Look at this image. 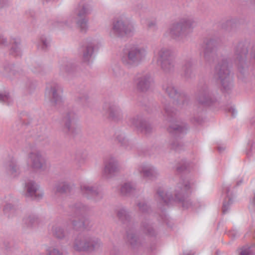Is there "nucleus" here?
Returning <instances> with one entry per match:
<instances>
[{
  "label": "nucleus",
  "instance_id": "61",
  "mask_svg": "<svg viewBox=\"0 0 255 255\" xmlns=\"http://www.w3.org/2000/svg\"><path fill=\"white\" fill-rule=\"evenodd\" d=\"M225 110L227 112L231 113L232 116L233 117H235V116L237 115V111H236V110H235V108H234L232 107H227V108H226L225 109Z\"/></svg>",
  "mask_w": 255,
  "mask_h": 255
},
{
  "label": "nucleus",
  "instance_id": "26",
  "mask_svg": "<svg viewBox=\"0 0 255 255\" xmlns=\"http://www.w3.org/2000/svg\"><path fill=\"white\" fill-rule=\"evenodd\" d=\"M81 190L82 194L87 198L94 199L98 201L102 199L103 195L98 189L88 183H84L81 185Z\"/></svg>",
  "mask_w": 255,
  "mask_h": 255
},
{
  "label": "nucleus",
  "instance_id": "63",
  "mask_svg": "<svg viewBox=\"0 0 255 255\" xmlns=\"http://www.w3.org/2000/svg\"><path fill=\"white\" fill-rule=\"evenodd\" d=\"M36 84L35 82L29 81L27 84V86L29 90V91L31 92L32 90H33L35 88Z\"/></svg>",
  "mask_w": 255,
  "mask_h": 255
},
{
  "label": "nucleus",
  "instance_id": "45",
  "mask_svg": "<svg viewBox=\"0 0 255 255\" xmlns=\"http://www.w3.org/2000/svg\"><path fill=\"white\" fill-rule=\"evenodd\" d=\"M255 247L248 246L243 247L240 249V255H254L255 254Z\"/></svg>",
  "mask_w": 255,
  "mask_h": 255
},
{
  "label": "nucleus",
  "instance_id": "6",
  "mask_svg": "<svg viewBox=\"0 0 255 255\" xmlns=\"http://www.w3.org/2000/svg\"><path fill=\"white\" fill-rule=\"evenodd\" d=\"M102 246L103 243L99 238L81 234L76 237L73 243L75 251L89 253L99 251Z\"/></svg>",
  "mask_w": 255,
  "mask_h": 255
},
{
  "label": "nucleus",
  "instance_id": "64",
  "mask_svg": "<svg viewBox=\"0 0 255 255\" xmlns=\"http://www.w3.org/2000/svg\"><path fill=\"white\" fill-rule=\"evenodd\" d=\"M7 40L2 35H0V46H6L7 45Z\"/></svg>",
  "mask_w": 255,
  "mask_h": 255
},
{
  "label": "nucleus",
  "instance_id": "55",
  "mask_svg": "<svg viewBox=\"0 0 255 255\" xmlns=\"http://www.w3.org/2000/svg\"><path fill=\"white\" fill-rule=\"evenodd\" d=\"M85 161V157L82 155L80 153H77L75 156V161L78 167L83 165Z\"/></svg>",
  "mask_w": 255,
  "mask_h": 255
},
{
  "label": "nucleus",
  "instance_id": "14",
  "mask_svg": "<svg viewBox=\"0 0 255 255\" xmlns=\"http://www.w3.org/2000/svg\"><path fill=\"white\" fill-rule=\"evenodd\" d=\"M192 28L190 20L181 21L171 26L170 28V34L176 40L184 42L187 35L191 32Z\"/></svg>",
  "mask_w": 255,
  "mask_h": 255
},
{
  "label": "nucleus",
  "instance_id": "24",
  "mask_svg": "<svg viewBox=\"0 0 255 255\" xmlns=\"http://www.w3.org/2000/svg\"><path fill=\"white\" fill-rule=\"evenodd\" d=\"M134 226L126 228L125 241L127 244L132 249H137L144 246L143 242L136 235L134 232Z\"/></svg>",
  "mask_w": 255,
  "mask_h": 255
},
{
  "label": "nucleus",
  "instance_id": "51",
  "mask_svg": "<svg viewBox=\"0 0 255 255\" xmlns=\"http://www.w3.org/2000/svg\"><path fill=\"white\" fill-rule=\"evenodd\" d=\"M113 75L118 78L123 77L125 75L124 70L121 68V67L118 65L115 66L113 69Z\"/></svg>",
  "mask_w": 255,
  "mask_h": 255
},
{
  "label": "nucleus",
  "instance_id": "23",
  "mask_svg": "<svg viewBox=\"0 0 255 255\" xmlns=\"http://www.w3.org/2000/svg\"><path fill=\"white\" fill-rule=\"evenodd\" d=\"M49 89L48 92L51 105L56 107L61 106L63 103V99L60 85L57 83H53L50 85Z\"/></svg>",
  "mask_w": 255,
  "mask_h": 255
},
{
  "label": "nucleus",
  "instance_id": "53",
  "mask_svg": "<svg viewBox=\"0 0 255 255\" xmlns=\"http://www.w3.org/2000/svg\"><path fill=\"white\" fill-rule=\"evenodd\" d=\"M20 117L21 122L25 125H30L33 124V117L26 113L21 114Z\"/></svg>",
  "mask_w": 255,
  "mask_h": 255
},
{
  "label": "nucleus",
  "instance_id": "16",
  "mask_svg": "<svg viewBox=\"0 0 255 255\" xmlns=\"http://www.w3.org/2000/svg\"><path fill=\"white\" fill-rule=\"evenodd\" d=\"M202 47L203 49V58L207 65L211 66L218 59L216 41L214 39L204 40Z\"/></svg>",
  "mask_w": 255,
  "mask_h": 255
},
{
  "label": "nucleus",
  "instance_id": "46",
  "mask_svg": "<svg viewBox=\"0 0 255 255\" xmlns=\"http://www.w3.org/2000/svg\"><path fill=\"white\" fill-rule=\"evenodd\" d=\"M141 127L138 130L142 133L147 135L152 131L153 129L151 125L146 120Z\"/></svg>",
  "mask_w": 255,
  "mask_h": 255
},
{
  "label": "nucleus",
  "instance_id": "43",
  "mask_svg": "<svg viewBox=\"0 0 255 255\" xmlns=\"http://www.w3.org/2000/svg\"><path fill=\"white\" fill-rule=\"evenodd\" d=\"M137 206L139 211L143 214H149L151 212V207L144 201L139 202Z\"/></svg>",
  "mask_w": 255,
  "mask_h": 255
},
{
  "label": "nucleus",
  "instance_id": "28",
  "mask_svg": "<svg viewBox=\"0 0 255 255\" xmlns=\"http://www.w3.org/2000/svg\"><path fill=\"white\" fill-rule=\"evenodd\" d=\"M87 205L81 202L72 203L69 205V215L74 217L82 216V214L89 210Z\"/></svg>",
  "mask_w": 255,
  "mask_h": 255
},
{
  "label": "nucleus",
  "instance_id": "21",
  "mask_svg": "<svg viewBox=\"0 0 255 255\" xmlns=\"http://www.w3.org/2000/svg\"><path fill=\"white\" fill-rule=\"evenodd\" d=\"M103 109L105 113L108 114L110 118L114 121H121L124 118L122 111L114 102H109L105 103Z\"/></svg>",
  "mask_w": 255,
  "mask_h": 255
},
{
  "label": "nucleus",
  "instance_id": "57",
  "mask_svg": "<svg viewBox=\"0 0 255 255\" xmlns=\"http://www.w3.org/2000/svg\"><path fill=\"white\" fill-rule=\"evenodd\" d=\"M16 207L11 203H6L3 208V212L5 214L9 212L13 213L16 210Z\"/></svg>",
  "mask_w": 255,
  "mask_h": 255
},
{
  "label": "nucleus",
  "instance_id": "17",
  "mask_svg": "<svg viewBox=\"0 0 255 255\" xmlns=\"http://www.w3.org/2000/svg\"><path fill=\"white\" fill-rule=\"evenodd\" d=\"M133 81L138 91L145 92L151 87L153 80L150 73L142 71L135 75Z\"/></svg>",
  "mask_w": 255,
  "mask_h": 255
},
{
  "label": "nucleus",
  "instance_id": "32",
  "mask_svg": "<svg viewBox=\"0 0 255 255\" xmlns=\"http://www.w3.org/2000/svg\"><path fill=\"white\" fill-rule=\"evenodd\" d=\"M203 109L201 107L195 105L190 114V121L195 124H200L203 121Z\"/></svg>",
  "mask_w": 255,
  "mask_h": 255
},
{
  "label": "nucleus",
  "instance_id": "1",
  "mask_svg": "<svg viewBox=\"0 0 255 255\" xmlns=\"http://www.w3.org/2000/svg\"><path fill=\"white\" fill-rule=\"evenodd\" d=\"M163 116L170 123L167 130L172 135L169 147L170 149L180 151L184 148V144L180 140L186 133L187 127L184 123L178 121V112L170 104H166L164 107Z\"/></svg>",
  "mask_w": 255,
  "mask_h": 255
},
{
  "label": "nucleus",
  "instance_id": "2",
  "mask_svg": "<svg viewBox=\"0 0 255 255\" xmlns=\"http://www.w3.org/2000/svg\"><path fill=\"white\" fill-rule=\"evenodd\" d=\"M191 193L190 186L188 180L181 179L175 189L174 197L170 193L165 192L160 189L157 191L158 200L161 204L169 205L173 201L181 203L184 209H195V204L188 199Z\"/></svg>",
  "mask_w": 255,
  "mask_h": 255
},
{
  "label": "nucleus",
  "instance_id": "11",
  "mask_svg": "<svg viewBox=\"0 0 255 255\" xmlns=\"http://www.w3.org/2000/svg\"><path fill=\"white\" fill-rule=\"evenodd\" d=\"M78 118V115L75 110L69 109L65 112L62 118L63 130L67 134L73 137L80 132V129L76 124Z\"/></svg>",
  "mask_w": 255,
  "mask_h": 255
},
{
  "label": "nucleus",
  "instance_id": "4",
  "mask_svg": "<svg viewBox=\"0 0 255 255\" xmlns=\"http://www.w3.org/2000/svg\"><path fill=\"white\" fill-rule=\"evenodd\" d=\"M214 77L219 81L223 92L228 93L232 90L234 87L233 78L231 74L227 58L222 59L216 65Z\"/></svg>",
  "mask_w": 255,
  "mask_h": 255
},
{
  "label": "nucleus",
  "instance_id": "58",
  "mask_svg": "<svg viewBox=\"0 0 255 255\" xmlns=\"http://www.w3.org/2000/svg\"><path fill=\"white\" fill-rule=\"evenodd\" d=\"M160 219L169 227H172V225L170 223L169 218L165 212L162 211L161 214L160 215Z\"/></svg>",
  "mask_w": 255,
  "mask_h": 255
},
{
  "label": "nucleus",
  "instance_id": "54",
  "mask_svg": "<svg viewBox=\"0 0 255 255\" xmlns=\"http://www.w3.org/2000/svg\"><path fill=\"white\" fill-rule=\"evenodd\" d=\"M79 101L85 107L90 106V100L89 97L87 93H84L80 95L78 97Z\"/></svg>",
  "mask_w": 255,
  "mask_h": 255
},
{
  "label": "nucleus",
  "instance_id": "50",
  "mask_svg": "<svg viewBox=\"0 0 255 255\" xmlns=\"http://www.w3.org/2000/svg\"><path fill=\"white\" fill-rule=\"evenodd\" d=\"M224 27L229 31L234 30L237 27L236 21L234 19L228 20L224 24Z\"/></svg>",
  "mask_w": 255,
  "mask_h": 255
},
{
  "label": "nucleus",
  "instance_id": "29",
  "mask_svg": "<svg viewBox=\"0 0 255 255\" xmlns=\"http://www.w3.org/2000/svg\"><path fill=\"white\" fill-rule=\"evenodd\" d=\"M231 185L229 184H224L223 187V192L226 194L222 206V213L223 214H226L230 209V205L233 203V195L230 192Z\"/></svg>",
  "mask_w": 255,
  "mask_h": 255
},
{
  "label": "nucleus",
  "instance_id": "60",
  "mask_svg": "<svg viewBox=\"0 0 255 255\" xmlns=\"http://www.w3.org/2000/svg\"><path fill=\"white\" fill-rule=\"evenodd\" d=\"M227 234L228 236L231 238L232 239H235L239 236L238 232L235 230H231L229 231Z\"/></svg>",
  "mask_w": 255,
  "mask_h": 255
},
{
  "label": "nucleus",
  "instance_id": "36",
  "mask_svg": "<svg viewBox=\"0 0 255 255\" xmlns=\"http://www.w3.org/2000/svg\"><path fill=\"white\" fill-rule=\"evenodd\" d=\"M135 191V185L131 182H127L121 185L120 194L123 196H130Z\"/></svg>",
  "mask_w": 255,
  "mask_h": 255
},
{
  "label": "nucleus",
  "instance_id": "9",
  "mask_svg": "<svg viewBox=\"0 0 255 255\" xmlns=\"http://www.w3.org/2000/svg\"><path fill=\"white\" fill-rule=\"evenodd\" d=\"M162 89L170 98L174 99V104L178 108L182 109L189 105V96L183 91H178L172 83L164 84Z\"/></svg>",
  "mask_w": 255,
  "mask_h": 255
},
{
  "label": "nucleus",
  "instance_id": "20",
  "mask_svg": "<svg viewBox=\"0 0 255 255\" xmlns=\"http://www.w3.org/2000/svg\"><path fill=\"white\" fill-rule=\"evenodd\" d=\"M137 170L144 179L153 180L159 175L158 170L150 163H143L138 167Z\"/></svg>",
  "mask_w": 255,
  "mask_h": 255
},
{
  "label": "nucleus",
  "instance_id": "8",
  "mask_svg": "<svg viewBox=\"0 0 255 255\" xmlns=\"http://www.w3.org/2000/svg\"><path fill=\"white\" fill-rule=\"evenodd\" d=\"M92 11V6L88 1L82 0L79 2L75 9V13L77 15L76 23L77 27L82 32H85L88 29L89 21L87 15Z\"/></svg>",
  "mask_w": 255,
  "mask_h": 255
},
{
  "label": "nucleus",
  "instance_id": "44",
  "mask_svg": "<svg viewBox=\"0 0 255 255\" xmlns=\"http://www.w3.org/2000/svg\"><path fill=\"white\" fill-rule=\"evenodd\" d=\"M14 66L13 64H7L4 66L3 75L9 78H12V75H16L15 70L13 69Z\"/></svg>",
  "mask_w": 255,
  "mask_h": 255
},
{
  "label": "nucleus",
  "instance_id": "22",
  "mask_svg": "<svg viewBox=\"0 0 255 255\" xmlns=\"http://www.w3.org/2000/svg\"><path fill=\"white\" fill-rule=\"evenodd\" d=\"M120 171V167L118 160L111 157L107 159L104 163L103 176L106 178H111L116 176Z\"/></svg>",
  "mask_w": 255,
  "mask_h": 255
},
{
  "label": "nucleus",
  "instance_id": "5",
  "mask_svg": "<svg viewBox=\"0 0 255 255\" xmlns=\"http://www.w3.org/2000/svg\"><path fill=\"white\" fill-rule=\"evenodd\" d=\"M196 101L204 106L210 107L219 104V99L216 93L204 80L200 81L196 87L195 93Z\"/></svg>",
  "mask_w": 255,
  "mask_h": 255
},
{
  "label": "nucleus",
  "instance_id": "42",
  "mask_svg": "<svg viewBox=\"0 0 255 255\" xmlns=\"http://www.w3.org/2000/svg\"><path fill=\"white\" fill-rule=\"evenodd\" d=\"M50 46V39L45 36H42L38 45V48L43 51L46 50Z\"/></svg>",
  "mask_w": 255,
  "mask_h": 255
},
{
  "label": "nucleus",
  "instance_id": "47",
  "mask_svg": "<svg viewBox=\"0 0 255 255\" xmlns=\"http://www.w3.org/2000/svg\"><path fill=\"white\" fill-rule=\"evenodd\" d=\"M73 22V20L68 21V20H62L60 18H58L54 23V26L58 28H62L65 26L70 27Z\"/></svg>",
  "mask_w": 255,
  "mask_h": 255
},
{
  "label": "nucleus",
  "instance_id": "19",
  "mask_svg": "<svg viewBox=\"0 0 255 255\" xmlns=\"http://www.w3.org/2000/svg\"><path fill=\"white\" fill-rule=\"evenodd\" d=\"M59 74L69 80L78 71L77 64L72 60H63L59 65Z\"/></svg>",
  "mask_w": 255,
  "mask_h": 255
},
{
  "label": "nucleus",
  "instance_id": "34",
  "mask_svg": "<svg viewBox=\"0 0 255 255\" xmlns=\"http://www.w3.org/2000/svg\"><path fill=\"white\" fill-rule=\"evenodd\" d=\"M10 43L11 45L9 54L14 57L21 55L20 40L19 39L13 38L11 39Z\"/></svg>",
  "mask_w": 255,
  "mask_h": 255
},
{
  "label": "nucleus",
  "instance_id": "41",
  "mask_svg": "<svg viewBox=\"0 0 255 255\" xmlns=\"http://www.w3.org/2000/svg\"><path fill=\"white\" fill-rule=\"evenodd\" d=\"M52 233L55 238L60 240L65 238L67 235V232L58 226H55L52 227Z\"/></svg>",
  "mask_w": 255,
  "mask_h": 255
},
{
  "label": "nucleus",
  "instance_id": "25",
  "mask_svg": "<svg viewBox=\"0 0 255 255\" xmlns=\"http://www.w3.org/2000/svg\"><path fill=\"white\" fill-rule=\"evenodd\" d=\"M193 65V60L191 58H186L182 62L181 76L186 81H189L195 77Z\"/></svg>",
  "mask_w": 255,
  "mask_h": 255
},
{
  "label": "nucleus",
  "instance_id": "13",
  "mask_svg": "<svg viewBox=\"0 0 255 255\" xmlns=\"http://www.w3.org/2000/svg\"><path fill=\"white\" fill-rule=\"evenodd\" d=\"M134 28L133 25L127 19H118L113 22L110 35L113 37H123L125 35H131Z\"/></svg>",
  "mask_w": 255,
  "mask_h": 255
},
{
  "label": "nucleus",
  "instance_id": "27",
  "mask_svg": "<svg viewBox=\"0 0 255 255\" xmlns=\"http://www.w3.org/2000/svg\"><path fill=\"white\" fill-rule=\"evenodd\" d=\"M25 196L30 197L32 200H39L43 196V193L39 190L38 185L33 181H30L26 183Z\"/></svg>",
  "mask_w": 255,
  "mask_h": 255
},
{
  "label": "nucleus",
  "instance_id": "39",
  "mask_svg": "<svg viewBox=\"0 0 255 255\" xmlns=\"http://www.w3.org/2000/svg\"><path fill=\"white\" fill-rule=\"evenodd\" d=\"M56 191L61 194L70 192L72 189V185L67 181L59 182L55 186Z\"/></svg>",
  "mask_w": 255,
  "mask_h": 255
},
{
  "label": "nucleus",
  "instance_id": "38",
  "mask_svg": "<svg viewBox=\"0 0 255 255\" xmlns=\"http://www.w3.org/2000/svg\"><path fill=\"white\" fill-rule=\"evenodd\" d=\"M39 223L38 217L34 214L26 215L22 220V224L26 228H31L37 225Z\"/></svg>",
  "mask_w": 255,
  "mask_h": 255
},
{
  "label": "nucleus",
  "instance_id": "31",
  "mask_svg": "<svg viewBox=\"0 0 255 255\" xmlns=\"http://www.w3.org/2000/svg\"><path fill=\"white\" fill-rule=\"evenodd\" d=\"M140 229L145 234L150 237H156L158 234V231L148 219H144L141 222Z\"/></svg>",
  "mask_w": 255,
  "mask_h": 255
},
{
  "label": "nucleus",
  "instance_id": "37",
  "mask_svg": "<svg viewBox=\"0 0 255 255\" xmlns=\"http://www.w3.org/2000/svg\"><path fill=\"white\" fill-rule=\"evenodd\" d=\"M5 167L8 173L15 176L19 173V168L17 166L16 160L11 158L5 163Z\"/></svg>",
  "mask_w": 255,
  "mask_h": 255
},
{
  "label": "nucleus",
  "instance_id": "3",
  "mask_svg": "<svg viewBox=\"0 0 255 255\" xmlns=\"http://www.w3.org/2000/svg\"><path fill=\"white\" fill-rule=\"evenodd\" d=\"M147 55L146 47L138 44H132L123 51L121 61L128 68L137 67L143 63Z\"/></svg>",
  "mask_w": 255,
  "mask_h": 255
},
{
  "label": "nucleus",
  "instance_id": "7",
  "mask_svg": "<svg viewBox=\"0 0 255 255\" xmlns=\"http://www.w3.org/2000/svg\"><path fill=\"white\" fill-rule=\"evenodd\" d=\"M249 43L247 41H240L234 45V52L236 59L240 78H242L247 72L248 65L246 61L248 55Z\"/></svg>",
  "mask_w": 255,
  "mask_h": 255
},
{
  "label": "nucleus",
  "instance_id": "49",
  "mask_svg": "<svg viewBox=\"0 0 255 255\" xmlns=\"http://www.w3.org/2000/svg\"><path fill=\"white\" fill-rule=\"evenodd\" d=\"M0 102L8 106L12 103V100L8 93L4 92L0 93Z\"/></svg>",
  "mask_w": 255,
  "mask_h": 255
},
{
  "label": "nucleus",
  "instance_id": "59",
  "mask_svg": "<svg viewBox=\"0 0 255 255\" xmlns=\"http://www.w3.org/2000/svg\"><path fill=\"white\" fill-rule=\"evenodd\" d=\"M147 27L148 28L151 29L153 30L156 29L157 25L156 22L155 20H150L148 21Z\"/></svg>",
  "mask_w": 255,
  "mask_h": 255
},
{
  "label": "nucleus",
  "instance_id": "52",
  "mask_svg": "<svg viewBox=\"0 0 255 255\" xmlns=\"http://www.w3.org/2000/svg\"><path fill=\"white\" fill-rule=\"evenodd\" d=\"M46 255H63V252L55 247H48L46 250Z\"/></svg>",
  "mask_w": 255,
  "mask_h": 255
},
{
  "label": "nucleus",
  "instance_id": "62",
  "mask_svg": "<svg viewBox=\"0 0 255 255\" xmlns=\"http://www.w3.org/2000/svg\"><path fill=\"white\" fill-rule=\"evenodd\" d=\"M250 209L255 211V193L252 198L250 199Z\"/></svg>",
  "mask_w": 255,
  "mask_h": 255
},
{
  "label": "nucleus",
  "instance_id": "33",
  "mask_svg": "<svg viewBox=\"0 0 255 255\" xmlns=\"http://www.w3.org/2000/svg\"><path fill=\"white\" fill-rule=\"evenodd\" d=\"M145 119L143 118L142 114H138L132 117H129L127 119V122L130 126H133L138 130L141 128V125L144 124Z\"/></svg>",
  "mask_w": 255,
  "mask_h": 255
},
{
  "label": "nucleus",
  "instance_id": "48",
  "mask_svg": "<svg viewBox=\"0 0 255 255\" xmlns=\"http://www.w3.org/2000/svg\"><path fill=\"white\" fill-rule=\"evenodd\" d=\"M189 164L185 160H181L176 166V170L178 173H181L188 170Z\"/></svg>",
  "mask_w": 255,
  "mask_h": 255
},
{
  "label": "nucleus",
  "instance_id": "10",
  "mask_svg": "<svg viewBox=\"0 0 255 255\" xmlns=\"http://www.w3.org/2000/svg\"><path fill=\"white\" fill-rule=\"evenodd\" d=\"M162 89L170 98L174 99V104L178 108L182 109L189 105V96L183 91H178L172 83L164 84Z\"/></svg>",
  "mask_w": 255,
  "mask_h": 255
},
{
  "label": "nucleus",
  "instance_id": "12",
  "mask_svg": "<svg viewBox=\"0 0 255 255\" xmlns=\"http://www.w3.org/2000/svg\"><path fill=\"white\" fill-rule=\"evenodd\" d=\"M28 154L27 163L34 171L43 170L46 162L40 151L38 150L34 144L29 143L27 145Z\"/></svg>",
  "mask_w": 255,
  "mask_h": 255
},
{
  "label": "nucleus",
  "instance_id": "30",
  "mask_svg": "<svg viewBox=\"0 0 255 255\" xmlns=\"http://www.w3.org/2000/svg\"><path fill=\"white\" fill-rule=\"evenodd\" d=\"M117 215L119 220L126 226V228L134 226L131 222V216L128 210L125 207H122L117 213Z\"/></svg>",
  "mask_w": 255,
  "mask_h": 255
},
{
  "label": "nucleus",
  "instance_id": "40",
  "mask_svg": "<svg viewBox=\"0 0 255 255\" xmlns=\"http://www.w3.org/2000/svg\"><path fill=\"white\" fill-rule=\"evenodd\" d=\"M77 218V219H71V222L74 229L77 230H80L86 228L85 220L81 216Z\"/></svg>",
  "mask_w": 255,
  "mask_h": 255
},
{
  "label": "nucleus",
  "instance_id": "56",
  "mask_svg": "<svg viewBox=\"0 0 255 255\" xmlns=\"http://www.w3.org/2000/svg\"><path fill=\"white\" fill-rule=\"evenodd\" d=\"M31 70L35 73L42 74L44 72V68L41 64L35 63L31 67Z\"/></svg>",
  "mask_w": 255,
  "mask_h": 255
},
{
  "label": "nucleus",
  "instance_id": "18",
  "mask_svg": "<svg viewBox=\"0 0 255 255\" xmlns=\"http://www.w3.org/2000/svg\"><path fill=\"white\" fill-rule=\"evenodd\" d=\"M99 44L96 40H87L85 45L82 47V60L84 63L89 64L92 61L95 52L99 47Z\"/></svg>",
  "mask_w": 255,
  "mask_h": 255
},
{
  "label": "nucleus",
  "instance_id": "35",
  "mask_svg": "<svg viewBox=\"0 0 255 255\" xmlns=\"http://www.w3.org/2000/svg\"><path fill=\"white\" fill-rule=\"evenodd\" d=\"M116 138L121 145L127 150L132 149L133 145L123 132L116 133Z\"/></svg>",
  "mask_w": 255,
  "mask_h": 255
},
{
  "label": "nucleus",
  "instance_id": "15",
  "mask_svg": "<svg viewBox=\"0 0 255 255\" xmlns=\"http://www.w3.org/2000/svg\"><path fill=\"white\" fill-rule=\"evenodd\" d=\"M157 62L166 73L171 72L174 70L175 57L172 51L166 48H162L158 51Z\"/></svg>",
  "mask_w": 255,
  "mask_h": 255
}]
</instances>
